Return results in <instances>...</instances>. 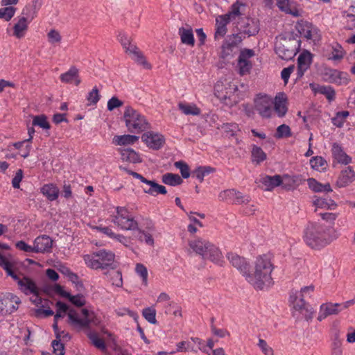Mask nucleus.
I'll use <instances>...</instances> for the list:
<instances>
[{"mask_svg":"<svg viewBox=\"0 0 355 355\" xmlns=\"http://www.w3.org/2000/svg\"><path fill=\"white\" fill-rule=\"evenodd\" d=\"M178 33L182 44L190 46H194L195 39L191 28L186 29L184 27H180L178 30Z\"/></svg>","mask_w":355,"mask_h":355,"instance_id":"29","label":"nucleus"},{"mask_svg":"<svg viewBox=\"0 0 355 355\" xmlns=\"http://www.w3.org/2000/svg\"><path fill=\"white\" fill-rule=\"evenodd\" d=\"M218 198L220 200L232 204H241L243 202L242 193L235 189H227L221 191L218 195Z\"/></svg>","mask_w":355,"mask_h":355,"instance_id":"16","label":"nucleus"},{"mask_svg":"<svg viewBox=\"0 0 355 355\" xmlns=\"http://www.w3.org/2000/svg\"><path fill=\"white\" fill-rule=\"evenodd\" d=\"M78 69L76 67H71L65 73L60 76V79L62 83H71L74 78L78 76Z\"/></svg>","mask_w":355,"mask_h":355,"instance_id":"43","label":"nucleus"},{"mask_svg":"<svg viewBox=\"0 0 355 355\" xmlns=\"http://www.w3.org/2000/svg\"><path fill=\"white\" fill-rule=\"evenodd\" d=\"M118 38L123 49H125V52L129 53L130 49H132V46L135 45L131 44L130 40L128 35L125 33H120L118 35Z\"/></svg>","mask_w":355,"mask_h":355,"instance_id":"60","label":"nucleus"},{"mask_svg":"<svg viewBox=\"0 0 355 355\" xmlns=\"http://www.w3.org/2000/svg\"><path fill=\"white\" fill-rule=\"evenodd\" d=\"M0 302L4 306L3 309H6V312L11 314L18 309L21 301L17 295L12 293H6L1 297Z\"/></svg>","mask_w":355,"mask_h":355,"instance_id":"13","label":"nucleus"},{"mask_svg":"<svg viewBox=\"0 0 355 355\" xmlns=\"http://www.w3.org/2000/svg\"><path fill=\"white\" fill-rule=\"evenodd\" d=\"M119 168L120 170L126 172L128 175H132L133 178L139 180L142 183H144V185L141 186V188L142 189L143 191L145 193L149 194L153 196V194H154L155 187L157 186V182H156L155 180H148L140 173L130 170L128 168L123 166H120Z\"/></svg>","mask_w":355,"mask_h":355,"instance_id":"11","label":"nucleus"},{"mask_svg":"<svg viewBox=\"0 0 355 355\" xmlns=\"http://www.w3.org/2000/svg\"><path fill=\"white\" fill-rule=\"evenodd\" d=\"M49 291H53L61 297L65 298H67V296H69V293L65 291L63 287L58 284H55L54 286H50L44 290V292L47 293Z\"/></svg>","mask_w":355,"mask_h":355,"instance_id":"59","label":"nucleus"},{"mask_svg":"<svg viewBox=\"0 0 355 355\" xmlns=\"http://www.w3.org/2000/svg\"><path fill=\"white\" fill-rule=\"evenodd\" d=\"M112 284L117 287H122L123 278L122 273L119 270H114L110 273Z\"/></svg>","mask_w":355,"mask_h":355,"instance_id":"61","label":"nucleus"},{"mask_svg":"<svg viewBox=\"0 0 355 355\" xmlns=\"http://www.w3.org/2000/svg\"><path fill=\"white\" fill-rule=\"evenodd\" d=\"M209 241L206 240H203L202 239H198L194 241H189L190 248L196 252L197 254L201 255L202 257L205 250H206V247L209 245Z\"/></svg>","mask_w":355,"mask_h":355,"instance_id":"35","label":"nucleus"},{"mask_svg":"<svg viewBox=\"0 0 355 355\" xmlns=\"http://www.w3.org/2000/svg\"><path fill=\"white\" fill-rule=\"evenodd\" d=\"M118 151L120 153L121 159L123 162L139 164L143 161L139 153L131 148H118Z\"/></svg>","mask_w":355,"mask_h":355,"instance_id":"17","label":"nucleus"},{"mask_svg":"<svg viewBox=\"0 0 355 355\" xmlns=\"http://www.w3.org/2000/svg\"><path fill=\"white\" fill-rule=\"evenodd\" d=\"M53 240L46 234L38 236L34 240L35 253H48L51 252Z\"/></svg>","mask_w":355,"mask_h":355,"instance_id":"14","label":"nucleus"},{"mask_svg":"<svg viewBox=\"0 0 355 355\" xmlns=\"http://www.w3.org/2000/svg\"><path fill=\"white\" fill-rule=\"evenodd\" d=\"M260 182L265 187V190L272 191L274 188L282 184V178L279 175H264L260 179Z\"/></svg>","mask_w":355,"mask_h":355,"instance_id":"23","label":"nucleus"},{"mask_svg":"<svg viewBox=\"0 0 355 355\" xmlns=\"http://www.w3.org/2000/svg\"><path fill=\"white\" fill-rule=\"evenodd\" d=\"M138 139L139 137L136 135H116L112 139V143L116 146H127L135 144Z\"/></svg>","mask_w":355,"mask_h":355,"instance_id":"27","label":"nucleus"},{"mask_svg":"<svg viewBox=\"0 0 355 355\" xmlns=\"http://www.w3.org/2000/svg\"><path fill=\"white\" fill-rule=\"evenodd\" d=\"M17 8L7 6L0 8V19L9 21L15 15Z\"/></svg>","mask_w":355,"mask_h":355,"instance_id":"44","label":"nucleus"},{"mask_svg":"<svg viewBox=\"0 0 355 355\" xmlns=\"http://www.w3.org/2000/svg\"><path fill=\"white\" fill-rule=\"evenodd\" d=\"M87 337L92 341V344L98 349L105 350L106 349V345L105 341L99 338L98 335L95 332H89Z\"/></svg>","mask_w":355,"mask_h":355,"instance_id":"46","label":"nucleus"},{"mask_svg":"<svg viewBox=\"0 0 355 355\" xmlns=\"http://www.w3.org/2000/svg\"><path fill=\"white\" fill-rule=\"evenodd\" d=\"M318 92L325 96L329 102L334 101L336 98L335 89L331 86H320L318 89Z\"/></svg>","mask_w":355,"mask_h":355,"instance_id":"51","label":"nucleus"},{"mask_svg":"<svg viewBox=\"0 0 355 355\" xmlns=\"http://www.w3.org/2000/svg\"><path fill=\"white\" fill-rule=\"evenodd\" d=\"M273 102L270 96L257 94L254 98V107L262 118H270L273 112Z\"/></svg>","mask_w":355,"mask_h":355,"instance_id":"8","label":"nucleus"},{"mask_svg":"<svg viewBox=\"0 0 355 355\" xmlns=\"http://www.w3.org/2000/svg\"><path fill=\"white\" fill-rule=\"evenodd\" d=\"M303 239L312 249L320 250L331 242L327 227L317 223H309L304 230Z\"/></svg>","mask_w":355,"mask_h":355,"instance_id":"3","label":"nucleus"},{"mask_svg":"<svg viewBox=\"0 0 355 355\" xmlns=\"http://www.w3.org/2000/svg\"><path fill=\"white\" fill-rule=\"evenodd\" d=\"M243 6H244V3L236 1L231 6L227 13L216 17V29L214 33L215 40H217L219 37H223L225 35L227 32V25L230 21L235 20L237 17L241 15L240 8Z\"/></svg>","mask_w":355,"mask_h":355,"instance_id":"5","label":"nucleus"},{"mask_svg":"<svg viewBox=\"0 0 355 355\" xmlns=\"http://www.w3.org/2000/svg\"><path fill=\"white\" fill-rule=\"evenodd\" d=\"M141 140L146 146L153 150L161 149L165 144L164 137L159 133L148 131L141 136Z\"/></svg>","mask_w":355,"mask_h":355,"instance_id":"10","label":"nucleus"},{"mask_svg":"<svg viewBox=\"0 0 355 355\" xmlns=\"http://www.w3.org/2000/svg\"><path fill=\"white\" fill-rule=\"evenodd\" d=\"M174 165L176 168L180 169L181 175L183 178L187 179L191 175L188 164L184 162L178 161L175 162Z\"/></svg>","mask_w":355,"mask_h":355,"instance_id":"56","label":"nucleus"},{"mask_svg":"<svg viewBox=\"0 0 355 355\" xmlns=\"http://www.w3.org/2000/svg\"><path fill=\"white\" fill-rule=\"evenodd\" d=\"M187 351L196 352L197 349L194 348L193 345L190 341H181L176 344L177 352H185Z\"/></svg>","mask_w":355,"mask_h":355,"instance_id":"55","label":"nucleus"},{"mask_svg":"<svg viewBox=\"0 0 355 355\" xmlns=\"http://www.w3.org/2000/svg\"><path fill=\"white\" fill-rule=\"evenodd\" d=\"M32 123L33 125L39 126L44 130H49L51 128V125L47 121V117L44 114L35 116Z\"/></svg>","mask_w":355,"mask_h":355,"instance_id":"45","label":"nucleus"},{"mask_svg":"<svg viewBox=\"0 0 355 355\" xmlns=\"http://www.w3.org/2000/svg\"><path fill=\"white\" fill-rule=\"evenodd\" d=\"M260 30L259 20L257 18H247L245 21V35L254 36Z\"/></svg>","mask_w":355,"mask_h":355,"instance_id":"32","label":"nucleus"},{"mask_svg":"<svg viewBox=\"0 0 355 355\" xmlns=\"http://www.w3.org/2000/svg\"><path fill=\"white\" fill-rule=\"evenodd\" d=\"M286 101L287 98L284 93H279L275 98L274 110L279 117L284 116L288 111Z\"/></svg>","mask_w":355,"mask_h":355,"instance_id":"21","label":"nucleus"},{"mask_svg":"<svg viewBox=\"0 0 355 355\" xmlns=\"http://www.w3.org/2000/svg\"><path fill=\"white\" fill-rule=\"evenodd\" d=\"M129 53L135 56L134 59L139 64L148 69L151 68L150 64L146 60L144 54L139 50L137 46H132V49H130Z\"/></svg>","mask_w":355,"mask_h":355,"instance_id":"36","label":"nucleus"},{"mask_svg":"<svg viewBox=\"0 0 355 355\" xmlns=\"http://www.w3.org/2000/svg\"><path fill=\"white\" fill-rule=\"evenodd\" d=\"M94 256L92 254H85L83 257V259L86 263V265L94 270L102 269V266H100V262H98V258L94 259Z\"/></svg>","mask_w":355,"mask_h":355,"instance_id":"52","label":"nucleus"},{"mask_svg":"<svg viewBox=\"0 0 355 355\" xmlns=\"http://www.w3.org/2000/svg\"><path fill=\"white\" fill-rule=\"evenodd\" d=\"M81 313L84 316L83 318H80L78 312L73 309L67 313L68 324L78 331L89 329L90 324L93 322V320L89 318V311L87 309H83Z\"/></svg>","mask_w":355,"mask_h":355,"instance_id":"7","label":"nucleus"},{"mask_svg":"<svg viewBox=\"0 0 355 355\" xmlns=\"http://www.w3.org/2000/svg\"><path fill=\"white\" fill-rule=\"evenodd\" d=\"M123 117L128 130L132 133H139L150 128L144 116L130 106L125 107Z\"/></svg>","mask_w":355,"mask_h":355,"instance_id":"6","label":"nucleus"},{"mask_svg":"<svg viewBox=\"0 0 355 355\" xmlns=\"http://www.w3.org/2000/svg\"><path fill=\"white\" fill-rule=\"evenodd\" d=\"M299 180V176L294 175L291 177L286 175L282 178V183L281 185L284 189L286 190H292L295 189L297 185H298Z\"/></svg>","mask_w":355,"mask_h":355,"instance_id":"40","label":"nucleus"},{"mask_svg":"<svg viewBox=\"0 0 355 355\" xmlns=\"http://www.w3.org/2000/svg\"><path fill=\"white\" fill-rule=\"evenodd\" d=\"M292 5H294V2L290 0H277V6L279 9L286 14L291 10Z\"/></svg>","mask_w":355,"mask_h":355,"instance_id":"63","label":"nucleus"},{"mask_svg":"<svg viewBox=\"0 0 355 355\" xmlns=\"http://www.w3.org/2000/svg\"><path fill=\"white\" fill-rule=\"evenodd\" d=\"M28 29V22L27 18L25 17H21L19 18L17 23H16L13 26V35H15L17 38H21L25 35V31Z\"/></svg>","mask_w":355,"mask_h":355,"instance_id":"30","label":"nucleus"},{"mask_svg":"<svg viewBox=\"0 0 355 355\" xmlns=\"http://www.w3.org/2000/svg\"><path fill=\"white\" fill-rule=\"evenodd\" d=\"M227 258L234 267L236 268L241 274H244V270L243 268L244 261L243 257L239 256L236 253L228 252L227 254Z\"/></svg>","mask_w":355,"mask_h":355,"instance_id":"37","label":"nucleus"},{"mask_svg":"<svg viewBox=\"0 0 355 355\" xmlns=\"http://www.w3.org/2000/svg\"><path fill=\"white\" fill-rule=\"evenodd\" d=\"M241 34V33L232 34L225 38L222 45L221 57L225 59L239 53V73L243 76H244V49L241 48L243 41Z\"/></svg>","mask_w":355,"mask_h":355,"instance_id":"4","label":"nucleus"},{"mask_svg":"<svg viewBox=\"0 0 355 355\" xmlns=\"http://www.w3.org/2000/svg\"><path fill=\"white\" fill-rule=\"evenodd\" d=\"M93 255L98 258L100 266H102V270L116 268L117 265L114 262L115 254L110 250L101 249L93 252Z\"/></svg>","mask_w":355,"mask_h":355,"instance_id":"9","label":"nucleus"},{"mask_svg":"<svg viewBox=\"0 0 355 355\" xmlns=\"http://www.w3.org/2000/svg\"><path fill=\"white\" fill-rule=\"evenodd\" d=\"M291 136V130L290 127L286 124L278 126L275 134V137L277 139L287 138Z\"/></svg>","mask_w":355,"mask_h":355,"instance_id":"50","label":"nucleus"},{"mask_svg":"<svg viewBox=\"0 0 355 355\" xmlns=\"http://www.w3.org/2000/svg\"><path fill=\"white\" fill-rule=\"evenodd\" d=\"M324 76L327 82L338 85H347L349 81L347 73L334 69H326Z\"/></svg>","mask_w":355,"mask_h":355,"instance_id":"12","label":"nucleus"},{"mask_svg":"<svg viewBox=\"0 0 355 355\" xmlns=\"http://www.w3.org/2000/svg\"><path fill=\"white\" fill-rule=\"evenodd\" d=\"M162 182L165 184L175 187L180 185L183 180L178 174L166 173L162 176Z\"/></svg>","mask_w":355,"mask_h":355,"instance_id":"33","label":"nucleus"},{"mask_svg":"<svg viewBox=\"0 0 355 355\" xmlns=\"http://www.w3.org/2000/svg\"><path fill=\"white\" fill-rule=\"evenodd\" d=\"M273 269L270 255H259L257 257L253 268L248 270V281L257 291L268 290L274 284L271 277Z\"/></svg>","mask_w":355,"mask_h":355,"instance_id":"1","label":"nucleus"},{"mask_svg":"<svg viewBox=\"0 0 355 355\" xmlns=\"http://www.w3.org/2000/svg\"><path fill=\"white\" fill-rule=\"evenodd\" d=\"M355 180V172L352 166H347L340 172L336 181L338 187H345Z\"/></svg>","mask_w":355,"mask_h":355,"instance_id":"18","label":"nucleus"},{"mask_svg":"<svg viewBox=\"0 0 355 355\" xmlns=\"http://www.w3.org/2000/svg\"><path fill=\"white\" fill-rule=\"evenodd\" d=\"M135 271L141 279L142 282L144 285H147L148 282V270L146 267L142 263H137L135 267Z\"/></svg>","mask_w":355,"mask_h":355,"instance_id":"57","label":"nucleus"},{"mask_svg":"<svg viewBox=\"0 0 355 355\" xmlns=\"http://www.w3.org/2000/svg\"><path fill=\"white\" fill-rule=\"evenodd\" d=\"M340 303H324L322 304L320 306V313L318 317V320L319 321H322L324 318H326L327 316L334 315V314H338L339 312H340V310L339 309Z\"/></svg>","mask_w":355,"mask_h":355,"instance_id":"20","label":"nucleus"},{"mask_svg":"<svg viewBox=\"0 0 355 355\" xmlns=\"http://www.w3.org/2000/svg\"><path fill=\"white\" fill-rule=\"evenodd\" d=\"M112 222L123 230H136L138 227V223L131 216L119 218Z\"/></svg>","mask_w":355,"mask_h":355,"instance_id":"25","label":"nucleus"},{"mask_svg":"<svg viewBox=\"0 0 355 355\" xmlns=\"http://www.w3.org/2000/svg\"><path fill=\"white\" fill-rule=\"evenodd\" d=\"M55 306L57 310L54 315V320L58 321L60 318H64V315L70 310L68 305L61 301H58L55 303Z\"/></svg>","mask_w":355,"mask_h":355,"instance_id":"49","label":"nucleus"},{"mask_svg":"<svg viewBox=\"0 0 355 355\" xmlns=\"http://www.w3.org/2000/svg\"><path fill=\"white\" fill-rule=\"evenodd\" d=\"M202 255L204 259H209L214 263H218L221 260V252L219 249L214 244L209 243L207 247Z\"/></svg>","mask_w":355,"mask_h":355,"instance_id":"24","label":"nucleus"},{"mask_svg":"<svg viewBox=\"0 0 355 355\" xmlns=\"http://www.w3.org/2000/svg\"><path fill=\"white\" fill-rule=\"evenodd\" d=\"M87 101L89 102L88 105H95L99 101L101 95L99 94V90L96 86L90 91L87 96Z\"/></svg>","mask_w":355,"mask_h":355,"instance_id":"53","label":"nucleus"},{"mask_svg":"<svg viewBox=\"0 0 355 355\" xmlns=\"http://www.w3.org/2000/svg\"><path fill=\"white\" fill-rule=\"evenodd\" d=\"M312 63V54L306 50L302 51L297 58V67L309 69Z\"/></svg>","mask_w":355,"mask_h":355,"instance_id":"34","label":"nucleus"},{"mask_svg":"<svg viewBox=\"0 0 355 355\" xmlns=\"http://www.w3.org/2000/svg\"><path fill=\"white\" fill-rule=\"evenodd\" d=\"M307 183L309 189H311L313 191L322 192V184L317 181L314 178H309L307 180Z\"/></svg>","mask_w":355,"mask_h":355,"instance_id":"64","label":"nucleus"},{"mask_svg":"<svg viewBox=\"0 0 355 355\" xmlns=\"http://www.w3.org/2000/svg\"><path fill=\"white\" fill-rule=\"evenodd\" d=\"M215 171V168L209 166H201L191 171L193 178H196L200 182H202L204 177Z\"/></svg>","mask_w":355,"mask_h":355,"instance_id":"31","label":"nucleus"},{"mask_svg":"<svg viewBox=\"0 0 355 355\" xmlns=\"http://www.w3.org/2000/svg\"><path fill=\"white\" fill-rule=\"evenodd\" d=\"M310 164L313 169L318 171L320 168L327 165V162L321 156H315L310 159Z\"/></svg>","mask_w":355,"mask_h":355,"instance_id":"58","label":"nucleus"},{"mask_svg":"<svg viewBox=\"0 0 355 355\" xmlns=\"http://www.w3.org/2000/svg\"><path fill=\"white\" fill-rule=\"evenodd\" d=\"M51 345L53 348V352L56 355L64 354V345L61 343L60 338L52 341Z\"/></svg>","mask_w":355,"mask_h":355,"instance_id":"62","label":"nucleus"},{"mask_svg":"<svg viewBox=\"0 0 355 355\" xmlns=\"http://www.w3.org/2000/svg\"><path fill=\"white\" fill-rule=\"evenodd\" d=\"M0 266L2 267L8 276L13 279H18V275L12 270V264L3 254H0Z\"/></svg>","mask_w":355,"mask_h":355,"instance_id":"39","label":"nucleus"},{"mask_svg":"<svg viewBox=\"0 0 355 355\" xmlns=\"http://www.w3.org/2000/svg\"><path fill=\"white\" fill-rule=\"evenodd\" d=\"M297 29V34L302 35L307 40H311L313 37V33L317 32V28H315L311 23L308 21H302L298 22L296 25Z\"/></svg>","mask_w":355,"mask_h":355,"instance_id":"22","label":"nucleus"},{"mask_svg":"<svg viewBox=\"0 0 355 355\" xmlns=\"http://www.w3.org/2000/svg\"><path fill=\"white\" fill-rule=\"evenodd\" d=\"M331 153L333 157L340 164L347 165L352 162V157L347 155L343 147L337 143L333 144Z\"/></svg>","mask_w":355,"mask_h":355,"instance_id":"19","label":"nucleus"},{"mask_svg":"<svg viewBox=\"0 0 355 355\" xmlns=\"http://www.w3.org/2000/svg\"><path fill=\"white\" fill-rule=\"evenodd\" d=\"M67 299L74 306L77 307H82L85 305L86 301L84 299V296L82 294H77L72 295L69 293V296H67Z\"/></svg>","mask_w":355,"mask_h":355,"instance_id":"54","label":"nucleus"},{"mask_svg":"<svg viewBox=\"0 0 355 355\" xmlns=\"http://www.w3.org/2000/svg\"><path fill=\"white\" fill-rule=\"evenodd\" d=\"M349 115L348 111L338 112L336 116L331 119L332 123L338 128H341Z\"/></svg>","mask_w":355,"mask_h":355,"instance_id":"47","label":"nucleus"},{"mask_svg":"<svg viewBox=\"0 0 355 355\" xmlns=\"http://www.w3.org/2000/svg\"><path fill=\"white\" fill-rule=\"evenodd\" d=\"M41 193L50 201L55 200L59 196L58 188L53 184H44L41 188Z\"/></svg>","mask_w":355,"mask_h":355,"instance_id":"28","label":"nucleus"},{"mask_svg":"<svg viewBox=\"0 0 355 355\" xmlns=\"http://www.w3.org/2000/svg\"><path fill=\"white\" fill-rule=\"evenodd\" d=\"M275 39V51L282 60H292L300 50V36L293 31L282 33Z\"/></svg>","mask_w":355,"mask_h":355,"instance_id":"2","label":"nucleus"},{"mask_svg":"<svg viewBox=\"0 0 355 355\" xmlns=\"http://www.w3.org/2000/svg\"><path fill=\"white\" fill-rule=\"evenodd\" d=\"M142 315L150 324H156L157 321L156 320V310L155 308L150 306L143 309Z\"/></svg>","mask_w":355,"mask_h":355,"instance_id":"48","label":"nucleus"},{"mask_svg":"<svg viewBox=\"0 0 355 355\" xmlns=\"http://www.w3.org/2000/svg\"><path fill=\"white\" fill-rule=\"evenodd\" d=\"M294 308L300 311L303 310L306 311V320H309L313 318V313H314L313 309L308 305L303 298H300V300L295 304Z\"/></svg>","mask_w":355,"mask_h":355,"instance_id":"38","label":"nucleus"},{"mask_svg":"<svg viewBox=\"0 0 355 355\" xmlns=\"http://www.w3.org/2000/svg\"><path fill=\"white\" fill-rule=\"evenodd\" d=\"M136 230L137 233H135L134 235L139 241H144L147 245L150 246L154 245V239L150 234L146 232L144 230H142L139 227H137Z\"/></svg>","mask_w":355,"mask_h":355,"instance_id":"42","label":"nucleus"},{"mask_svg":"<svg viewBox=\"0 0 355 355\" xmlns=\"http://www.w3.org/2000/svg\"><path fill=\"white\" fill-rule=\"evenodd\" d=\"M267 159L266 153L259 146L255 144L252 146L251 161L255 165H259Z\"/></svg>","mask_w":355,"mask_h":355,"instance_id":"26","label":"nucleus"},{"mask_svg":"<svg viewBox=\"0 0 355 355\" xmlns=\"http://www.w3.org/2000/svg\"><path fill=\"white\" fill-rule=\"evenodd\" d=\"M14 280L17 282L19 289L25 295H28L29 294H38L39 289L36 283L29 277L24 276L22 279H20L18 277V279Z\"/></svg>","mask_w":355,"mask_h":355,"instance_id":"15","label":"nucleus"},{"mask_svg":"<svg viewBox=\"0 0 355 355\" xmlns=\"http://www.w3.org/2000/svg\"><path fill=\"white\" fill-rule=\"evenodd\" d=\"M178 107L186 115L198 116L200 114V109L196 105L180 103Z\"/></svg>","mask_w":355,"mask_h":355,"instance_id":"41","label":"nucleus"}]
</instances>
